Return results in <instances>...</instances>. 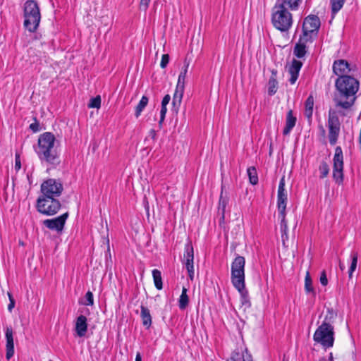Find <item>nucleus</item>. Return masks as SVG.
Masks as SVG:
<instances>
[{
    "label": "nucleus",
    "instance_id": "nucleus-20",
    "mask_svg": "<svg viewBox=\"0 0 361 361\" xmlns=\"http://www.w3.org/2000/svg\"><path fill=\"white\" fill-rule=\"evenodd\" d=\"M297 118L293 114V111L290 109L288 111L286 119V126L283 129V133L287 135L290 133L291 130L295 126Z\"/></svg>",
    "mask_w": 361,
    "mask_h": 361
},
{
    "label": "nucleus",
    "instance_id": "nucleus-48",
    "mask_svg": "<svg viewBox=\"0 0 361 361\" xmlns=\"http://www.w3.org/2000/svg\"><path fill=\"white\" fill-rule=\"evenodd\" d=\"M149 135L152 137V138L153 140H154V139H155V137H156V132H155V130H153V129H152V130H151L149 131Z\"/></svg>",
    "mask_w": 361,
    "mask_h": 361
},
{
    "label": "nucleus",
    "instance_id": "nucleus-43",
    "mask_svg": "<svg viewBox=\"0 0 361 361\" xmlns=\"http://www.w3.org/2000/svg\"><path fill=\"white\" fill-rule=\"evenodd\" d=\"M8 298H9V300H10V302L8 305V309L9 311H11V310L15 306V300L14 298H13L11 293H8Z\"/></svg>",
    "mask_w": 361,
    "mask_h": 361
},
{
    "label": "nucleus",
    "instance_id": "nucleus-7",
    "mask_svg": "<svg viewBox=\"0 0 361 361\" xmlns=\"http://www.w3.org/2000/svg\"><path fill=\"white\" fill-rule=\"evenodd\" d=\"M314 340L324 348L332 347L334 341V327L329 323L324 322L316 330Z\"/></svg>",
    "mask_w": 361,
    "mask_h": 361
},
{
    "label": "nucleus",
    "instance_id": "nucleus-35",
    "mask_svg": "<svg viewBox=\"0 0 361 361\" xmlns=\"http://www.w3.org/2000/svg\"><path fill=\"white\" fill-rule=\"evenodd\" d=\"M226 200L223 199L222 195L220 197L219 204V212L221 214V219H224L225 209L226 207Z\"/></svg>",
    "mask_w": 361,
    "mask_h": 361
},
{
    "label": "nucleus",
    "instance_id": "nucleus-30",
    "mask_svg": "<svg viewBox=\"0 0 361 361\" xmlns=\"http://www.w3.org/2000/svg\"><path fill=\"white\" fill-rule=\"evenodd\" d=\"M250 183L256 185L258 183V176L256 169L254 166L249 167L247 170Z\"/></svg>",
    "mask_w": 361,
    "mask_h": 361
},
{
    "label": "nucleus",
    "instance_id": "nucleus-11",
    "mask_svg": "<svg viewBox=\"0 0 361 361\" xmlns=\"http://www.w3.org/2000/svg\"><path fill=\"white\" fill-rule=\"evenodd\" d=\"M327 127L329 143L331 145H335L341 131V122L336 111L334 110L330 109L329 111Z\"/></svg>",
    "mask_w": 361,
    "mask_h": 361
},
{
    "label": "nucleus",
    "instance_id": "nucleus-34",
    "mask_svg": "<svg viewBox=\"0 0 361 361\" xmlns=\"http://www.w3.org/2000/svg\"><path fill=\"white\" fill-rule=\"evenodd\" d=\"M101 106V97L100 96H97L90 99V102L88 104L89 108H96L99 109Z\"/></svg>",
    "mask_w": 361,
    "mask_h": 361
},
{
    "label": "nucleus",
    "instance_id": "nucleus-1",
    "mask_svg": "<svg viewBox=\"0 0 361 361\" xmlns=\"http://www.w3.org/2000/svg\"><path fill=\"white\" fill-rule=\"evenodd\" d=\"M336 88L338 92L335 99L337 106L350 109L355 101V94L359 90V82L350 75L341 76L336 80Z\"/></svg>",
    "mask_w": 361,
    "mask_h": 361
},
{
    "label": "nucleus",
    "instance_id": "nucleus-27",
    "mask_svg": "<svg viewBox=\"0 0 361 361\" xmlns=\"http://www.w3.org/2000/svg\"><path fill=\"white\" fill-rule=\"evenodd\" d=\"M152 276H153L155 287L158 290L162 289L163 284H162V278H161V271H159L158 269H154L152 271Z\"/></svg>",
    "mask_w": 361,
    "mask_h": 361
},
{
    "label": "nucleus",
    "instance_id": "nucleus-44",
    "mask_svg": "<svg viewBox=\"0 0 361 361\" xmlns=\"http://www.w3.org/2000/svg\"><path fill=\"white\" fill-rule=\"evenodd\" d=\"M142 323L148 329L152 324V317H143Z\"/></svg>",
    "mask_w": 361,
    "mask_h": 361
},
{
    "label": "nucleus",
    "instance_id": "nucleus-9",
    "mask_svg": "<svg viewBox=\"0 0 361 361\" xmlns=\"http://www.w3.org/2000/svg\"><path fill=\"white\" fill-rule=\"evenodd\" d=\"M321 22L317 16L310 15L307 16L303 21L302 36L300 37V41H310L313 35L316 36L320 27Z\"/></svg>",
    "mask_w": 361,
    "mask_h": 361
},
{
    "label": "nucleus",
    "instance_id": "nucleus-13",
    "mask_svg": "<svg viewBox=\"0 0 361 361\" xmlns=\"http://www.w3.org/2000/svg\"><path fill=\"white\" fill-rule=\"evenodd\" d=\"M334 169L333 178L340 184L343 180V155L341 147L338 146L335 149L334 157Z\"/></svg>",
    "mask_w": 361,
    "mask_h": 361
},
{
    "label": "nucleus",
    "instance_id": "nucleus-53",
    "mask_svg": "<svg viewBox=\"0 0 361 361\" xmlns=\"http://www.w3.org/2000/svg\"><path fill=\"white\" fill-rule=\"evenodd\" d=\"M49 361H52V360H49Z\"/></svg>",
    "mask_w": 361,
    "mask_h": 361
},
{
    "label": "nucleus",
    "instance_id": "nucleus-8",
    "mask_svg": "<svg viewBox=\"0 0 361 361\" xmlns=\"http://www.w3.org/2000/svg\"><path fill=\"white\" fill-rule=\"evenodd\" d=\"M61 204L56 197L42 196L37 200V210L44 215L52 216L60 209Z\"/></svg>",
    "mask_w": 361,
    "mask_h": 361
},
{
    "label": "nucleus",
    "instance_id": "nucleus-4",
    "mask_svg": "<svg viewBox=\"0 0 361 361\" xmlns=\"http://www.w3.org/2000/svg\"><path fill=\"white\" fill-rule=\"evenodd\" d=\"M245 259L242 256L236 257L231 264V281L234 287L245 296L247 292L245 287Z\"/></svg>",
    "mask_w": 361,
    "mask_h": 361
},
{
    "label": "nucleus",
    "instance_id": "nucleus-32",
    "mask_svg": "<svg viewBox=\"0 0 361 361\" xmlns=\"http://www.w3.org/2000/svg\"><path fill=\"white\" fill-rule=\"evenodd\" d=\"M319 171L320 172V178H324L326 177L329 172V166L326 161H322L319 167Z\"/></svg>",
    "mask_w": 361,
    "mask_h": 361
},
{
    "label": "nucleus",
    "instance_id": "nucleus-22",
    "mask_svg": "<svg viewBox=\"0 0 361 361\" xmlns=\"http://www.w3.org/2000/svg\"><path fill=\"white\" fill-rule=\"evenodd\" d=\"M278 88V82L276 80V71H272L271 76L270 77L268 82V93L269 95L274 94Z\"/></svg>",
    "mask_w": 361,
    "mask_h": 361
},
{
    "label": "nucleus",
    "instance_id": "nucleus-49",
    "mask_svg": "<svg viewBox=\"0 0 361 361\" xmlns=\"http://www.w3.org/2000/svg\"><path fill=\"white\" fill-rule=\"evenodd\" d=\"M135 361H142V357L140 353H137L135 357Z\"/></svg>",
    "mask_w": 361,
    "mask_h": 361
},
{
    "label": "nucleus",
    "instance_id": "nucleus-23",
    "mask_svg": "<svg viewBox=\"0 0 361 361\" xmlns=\"http://www.w3.org/2000/svg\"><path fill=\"white\" fill-rule=\"evenodd\" d=\"M314 107V97L310 95L305 102V112L304 114L308 120H310L312 116Z\"/></svg>",
    "mask_w": 361,
    "mask_h": 361
},
{
    "label": "nucleus",
    "instance_id": "nucleus-37",
    "mask_svg": "<svg viewBox=\"0 0 361 361\" xmlns=\"http://www.w3.org/2000/svg\"><path fill=\"white\" fill-rule=\"evenodd\" d=\"M33 120L35 122L31 123L29 128L33 133L39 132L40 130L39 123L36 117H34Z\"/></svg>",
    "mask_w": 361,
    "mask_h": 361
},
{
    "label": "nucleus",
    "instance_id": "nucleus-26",
    "mask_svg": "<svg viewBox=\"0 0 361 361\" xmlns=\"http://www.w3.org/2000/svg\"><path fill=\"white\" fill-rule=\"evenodd\" d=\"M305 290L307 293H312V295L315 296V291L312 286V281L309 271H307L305 278Z\"/></svg>",
    "mask_w": 361,
    "mask_h": 361
},
{
    "label": "nucleus",
    "instance_id": "nucleus-39",
    "mask_svg": "<svg viewBox=\"0 0 361 361\" xmlns=\"http://www.w3.org/2000/svg\"><path fill=\"white\" fill-rule=\"evenodd\" d=\"M166 111H167L166 106L161 105V111H160V120L159 122V126H161L163 121H164Z\"/></svg>",
    "mask_w": 361,
    "mask_h": 361
},
{
    "label": "nucleus",
    "instance_id": "nucleus-14",
    "mask_svg": "<svg viewBox=\"0 0 361 361\" xmlns=\"http://www.w3.org/2000/svg\"><path fill=\"white\" fill-rule=\"evenodd\" d=\"M193 259H194V251L193 247L190 242H188L185 245V252L183 255V263L185 265L186 269L188 273L189 278L190 280H193L194 278V267H193Z\"/></svg>",
    "mask_w": 361,
    "mask_h": 361
},
{
    "label": "nucleus",
    "instance_id": "nucleus-38",
    "mask_svg": "<svg viewBox=\"0 0 361 361\" xmlns=\"http://www.w3.org/2000/svg\"><path fill=\"white\" fill-rule=\"evenodd\" d=\"M169 61V55L167 54H163L161 56V63H160L161 68H165L167 66Z\"/></svg>",
    "mask_w": 361,
    "mask_h": 361
},
{
    "label": "nucleus",
    "instance_id": "nucleus-45",
    "mask_svg": "<svg viewBox=\"0 0 361 361\" xmlns=\"http://www.w3.org/2000/svg\"><path fill=\"white\" fill-rule=\"evenodd\" d=\"M171 100V97L169 94H166L164 97L163 99H162V102H161V105L162 106H167V104L169 103Z\"/></svg>",
    "mask_w": 361,
    "mask_h": 361
},
{
    "label": "nucleus",
    "instance_id": "nucleus-2",
    "mask_svg": "<svg viewBox=\"0 0 361 361\" xmlns=\"http://www.w3.org/2000/svg\"><path fill=\"white\" fill-rule=\"evenodd\" d=\"M55 141V136L51 133L46 132L39 135L35 152L40 160L53 165L60 162Z\"/></svg>",
    "mask_w": 361,
    "mask_h": 361
},
{
    "label": "nucleus",
    "instance_id": "nucleus-52",
    "mask_svg": "<svg viewBox=\"0 0 361 361\" xmlns=\"http://www.w3.org/2000/svg\"><path fill=\"white\" fill-rule=\"evenodd\" d=\"M283 361H288V360L283 358Z\"/></svg>",
    "mask_w": 361,
    "mask_h": 361
},
{
    "label": "nucleus",
    "instance_id": "nucleus-42",
    "mask_svg": "<svg viewBox=\"0 0 361 361\" xmlns=\"http://www.w3.org/2000/svg\"><path fill=\"white\" fill-rule=\"evenodd\" d=\"M20 168H21V163H20V154L16 153V159H15V169L16 171H18L20 169Z\"/></svg>",
    "mask_w": 361,
    "mask_h": 361
},
{
    "label": "nucleus",
    "instance_id": "nucleus-50",
    "mask_svg": "<svg viewBox=\"0 0 361 361\" xmlns=\"http://www.w3.org/2000/svg\"><path fill=\"white\" fill-rule=\"evenodd\" d=\"M321 128V130H322V133H323V134H324V133H325V130H324V127H323V126H321V128Z\"/></svg>",
    "mask_w": 361,
    "mask_h": 361
},
{
    "label": "nucleus",
    "instance_id": "nucleus-33",
    "mask_svg": "<svg viewBox=\"0 0 361 361\" xmlns=\"http://www.w3.org/2000/svg\"><path fill=\"white\" fill-rule=\"evenodd\" d=\"M93 294L90 291H88L80 301V302L85 305H93Z\"/></svg>",
    "mask_w": 361,
    "mask_h": 361
},
{
    "label": "nucleus",
    "instance_id": "nucleus-29",
    "mask_svg": "<svg viewBox=\"0 0 361 361\" xmlns=\"http://www.w3.org/2000/svg\"><path fill=\"white\" fill-rule=\"evenodd\" d=\"M189 302V298L187 295V289L183 287L182 289V293L179 298V307L181 310L185 309Z\"/></svg>",
    "mask_w": 361,
    "mask_h": 361
},
{
    "label": "nucleus",
    "instance_id": "nucleus-31",
    "mask_svg": "<svg viewBox=\"0 0 361 361\" xmlns=\"http://www.w3.org/2000/svg\"><path fill=\"white\" fill-rule=\"evenodd\" d=\"M345 0H331V11L334 14H336L341 9L344 4Z\"/></svg>",
    "mask_w": 361,
    "mask_h": 361
},
{
    "label": "nucleus",
    "instance_id": "nucleus-15",
    "mask_svg": "<svg viewBox=\"0 0 361 361\" xmlns=\"http://www.w3.org/2000/svg\"><path fill=\"white\" fill-rule=\"evenodd\" d=\"M68 217V213L66 212L58 217L44 220L43 221V224L50 230L61 232L64 228V225Z\"/></svg>",
    "mask_w": 361,
    "mask_h": 361
},
{
    "label": "nucleus",
    "instance_id": "nucleus-40",
    "mask_svg": "<svg viewBox=\"0 0 361 361\" xmlns=\"http://www.w3.org/2000/svg\"><path fill=\"white\" fill-rule=\"evenodd\" d=\"M319 281L321 284L326 286L328 284V279L326 277V271H323L320 275Z\"/></svg>",
    "mask_w": 361,
    "mask_h": 361
},
{
    "label": "nucleus",
    "instance_id": "nucleus-25",
    "mask_svg": "<svg viewBox=\"0 0 361 361\" xmlns=\"http://www.w3.org/2000/svg\"><path fill=\"white\" fill-rule=\"evenodd\" d=\"M149 102V99L147 96H142L140 102L135 107V116L136 118H138L143 109L146 107Z\"/></svg>",
    "mask_w": 361,
    "mask_h": 361
},
{
    "label": "nucleus",
    "instance_id": "nucleus-51",
    "mask_svg": "<svg viewBox=\"0 0 361 361\" xmlns=\"http://www.w3.org/2000/svg\"><path fill=\"white\" fill-rule=\"evenodd\" d=\"M340 269L343 270L344 269V266L341 264H339Z\"/></svg>",
    "mask_w": 361,
    "mask_h": 361
},
{
    "label": "nucleus",
    "instance_id": "nucleus-36",
    "mask_svg": "<svg viewBox=\"0 0 361 361\" xmlns=\"http://www.w3.org/2000/svg\"><path fill=\"white\" fill-rule=\"evenodd\" d=\"M300 0H283L282 3L283 6H288L290 9L295 10L298 8Z\"/></svg>",
    "mask_w": 361,
    "mask_h": 361
},
{
    "label": "nucleus",
    "instance_id": "nucleus-19",
    "mask_svg": "<svg viewBox=\"0 0 361 361\" xmlns=\"http://www.w3.org/2000/svg\"><path fill=\"white\" fill-rule=\"evenodd\" d=\"M75 331L78 337L85 336L87 331V317H77L75 322Z\"/></svg>",
    "mask_w": 361,
    "mask_h": 361
},
{
    "label": "nucleus",
    "instance_id": "nucleus-21",
    "mask_svg": "<svg viewBox=\"0 0 361 361\" xmlns=\"http://www.w3.org/2000/svg\"><path fill=\"white\" fill-rule=\"evenodd\" d=\"M226 361H252V356L249 354L247 350L245 352L239 353L233 351Z\"/></svg>",
    "mask_w": 361,
    "mask_h": 361
},
{
    "label": "nucleus",
    "instance_id": "nucleus-10",
    "mask_svg": "<svg viewBox=\"0 0 361 361\" xmlns=\"http://www.w3.org/2000/svg\"><path fill=\"white\" fill-rule=\"evenodd\" d=\"M190 61L187 59L184 61V66L179 74L176 88L173 97L172 104L174 107L178 109L180 106L185 89V80L188 73Z\"/></svg>",
    "mask_w": 361,
    "mask_h": 361
},
{
    "label": "nucleus",
    "instance_id": "nucleus-28",
    "mask_svg": "<svg viewBox=\"0 0 361 361\" xmlns=\"http://www.w3.org/2000/svg\"><path fill=\"white\" fill-rule=\"evenodd\" d=\"M357 259H358V254L357 252H352L351 254V264H350V266L349 267V270H348V277L349 279H352L353 277V272L355 271L356 268H357Z\"/></svg>",
    "mask_w": 361,
    "mask_h": 361
},
{
    "label": "nucleus",
    "instance_id": "nucleus-47",
    "mask_svg": "<svg viewBox=\"0 0 361 361\" xmlns=\"http://www.w3.org/2000/svg\"><path fill=\"white\" fill-rule=\"evenodd\" d=\"M319 361H334L332 353H330L329 357L328 358L322 357L319 360Z\"/></svg>",
    "mask_w": 361,
    "mask_h": 361
},
{
    "label": "nucleus",
    "instance_id": "nucleus-3",
    "mask_svg": "<svg viewBox=\"0 0 361 361\" xmlns=\"http://www.w3.org/2000/svg\"><path fill=\"white\" fill-rule=\"evenodd\" d=\"M23 25L30 32L37 31L40 20L41 13L38 4L34 0H27L23 6Z\"/></svg>",
    "mask_w": 361,
    "mask_h": 361
},
{
    "label": "nucleus",
    "instance_id": "nucleus-46",
    "mask_svg": "<svg viewBox=\"0 0 361 361\" xmlns=\"http://www.w3.org/2000/svg\"><path fill=\"white\" fill-rule=\"evenodd\" d=\"M142 313L141 316H150L149 311L147 307L141 306Z\"/></svg>",
    "mask_w": 361,
    "mask_h": 361
},
{
    "label": "nucleus",
    "instance_id": "nucleus-5",
    "mask_svg": "<svg viewBox=\"0 0 361 361\" xmlns=\"http://www.w3.org/2000/svg\"><path fill=\"white\" fill-rule=\"evenodd\" d=\"M274 10L272 14L274 26L281 31H287L293 23L291 13L287 11L283 4L276 5Z\"/></svg>",
    "mask_w": 361,
    "mask_h": 361
},
{
    "label": "nucleus",
    "instance_id": "nucleus-24",
    "mask_svg": "<svg viewBox=\"0 0 361 361\" xmlns=\"http://www.w3.org/2000/svg\"><path fill=\"white\" fill-rule=\"evenodd\" d=\"M307 42L299 40L298 43H297L294 47L293 53L294 55L300 59L305 56L306 54V45L305 43Z\"/></svg>",
    "mask_w": 361,
    "mask_h": 361
},
{
    "label": "nucleus",
    "instance_id": "nucleus-41",
    "mask_svg": "<svg viewBox=\"0 0 361 361\" xmlns=\"http://www.w3.org/2000/svg\"><path fill=\"white\" fill-rule=\"evenodd\" d=\"M149 2L150 0H140V9L145 11L149 6Z\"/></svg>",
    "mask_w": 361,
    "mask_h": 361
},
{
    "label": "nucleus",
    "instance_id": "nucleus-17",
    "mask_svg": "<svg viewBox=\"0 0 361 361\" xmlns=\"http://www.w3.org/2000/svg\"><path fill=\"white\" fill-rule=\"evenodd\" d=\"M13 329L11 326L6 327V357L10 360L14 355V343L13 336Z\"/></svg>",
    "mask_w": 361,
    "mask_h": 361
},
{
    "label": "nucleus",
    "instance_id": "nucleus-16",
    "mask_svg": "<svg viewBox=\"0 0 361 361\" xmlns=\"http://www.w3.org/2000/svg\"><path fill=\"white\" fill-rule=\"evenodd\" d=\"M333 71L339 77L345 76V74L350 71V65L346 60H336L333 64Z\"/></svg>",
    "mask_w": 361,
    "mask_h": 361
},
{
    "label": "nucleus",
    "instance_id": "nucleus-12",
    "mask_svg": "<svg viewBox=\"0 0 361 361\" xmlns=\"http://www.w3.org/2000/svg\"><path fill=\"white\" fill-rule=\"evenodd\" d=\"M62 183L56 179L49 178L44 181L41 185V192L43 196L57 197L63 191Z\"/></svg>",
    "mask_w": 361,
    "mask_h": 361
},
{
    "label": "nucleus",
    "instance_id": "nucleus-18",
    "mask_svg": "<svg viewBox=\"0 0 361 361\" xmlns=\"http://www.w3.org/2000/svg\"><path fill=\"white\" fill-rule=\"evenodd\" d=\"M302 66V63L300 61L296 59L292 61L291 65L288 68V73L290 75L289 79L290 84H294L296 82Z\"/></svg>",
    "mask_w": 361,
    "mask_h": 361
},
{
    "label": "nucleus",
    "instance_id": "nucleus-6",
    "mask_svg": "<svg viewBox=\"0 0 361 361\" xmlns=\"http://www.w3.org/2000/svg\"><path fill=\"white\" fill-rule=\"evenodd\" d=\"M287 202V194L285 190V177L283 176L279 182L278 189L277 206L281 220V231L283 234L286 235L288 231L287 222L286 221V208ZM283 235H282L283 236Z\"/></svg>",
    "mask_w": 361,
    "mask_h": 361
}]
</instances>
